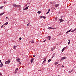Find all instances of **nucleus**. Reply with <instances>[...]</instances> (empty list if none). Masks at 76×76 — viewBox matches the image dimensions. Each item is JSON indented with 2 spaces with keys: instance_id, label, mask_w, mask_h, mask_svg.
I'll return each instance as SVG.
<instances>
[{
  "instance_id": "obj_14",
  "label": "nucleus",
  "mask_w": 76,
  "mask_h": 76,
  "mask_svg": "<svg viewBox=\"0 0 76 76\" xmlns=\"http://www.w3.org/2000/svg\"><path fill=\"white\" fill-rule=\"evenodd\" d=\"M50 8H49V9L48 10V12L46 13V15H47V14H48V13L50 12Z\"/></svg>"
},
{
  "instance_id": "obj_48",
  "label": "nucleus",
  "mask_w": 76,
  "mask_h": 76,
  "mask_svg": "<svg viewBox=\"0 0 76 76\" xmlns=\"http://www.w3.org/2000/svg\"><path fill=\"white\" fill-rule=\"evenodd\" d=\"M27 26H29V24H27Z\"/></svg>"
},
{
  "instance_id": "obj_22",
  "label": "nucleus",
  "mask_w": 76,
  "mask_h": 76,
  "mask_svg": "<svg viewBox=\"0 0 76 76\" xmlns=\"http://www.w3.org/2000/svg\"><path fill=\"white\" fill-rule=\"evenodd\" d=\"M43 60H44V61H45V62L46 61V58H44Z\"/></svg>"
},
{
  "instance_id": "obj_35",
  "label": "nucleus",
  "mask_w": 76,
  "mask_h": 76,
  "mask_svg": "<svg viewBox=\"0 0 76 76\" xmlns=\"http://www.w3.org/2000/svg\"><path fill=\"white\" fill-rule=\"evenodd\" d=\"M45 62V61H43V62L42 63V64H44Z\"/></svg>"
},
{
  "instance_id": "obj_19",
  "label": "nucleus",
  "mask_w": 76,
  "mask_h": 76,
  "mask_svg": "<svg viewBox=\"0 0 76 76\" xmlns=\"http://www.w3.org/2000/svg\"><path fill=\"white\" fill-rule=\"evenodd\" d=\"M65 50V48H63L62 50V52H63V51Z\"/></svg>"
},
{
  "instance_id": "obj_13",
  "label": "nucleus",
  "mask_w": 76,
  "mask_h": 76,
  "mask_svg": "<svg viewBox=\"0 0 76 76\" xmlns=\"http://www.w3.org/2000/svg\"><path fill=\"white\" fill-rule=\"evenodd\" d=\"M16 60L17 61H19L20 60V59L19 58H17L16 59Z\"/></svg>"
},
{
  "instance_id": "obj_32",
  "label": "nucleus",
  "mask_w": 76,
  "mask_h": 76,
  "mask_svg": "<svg viewBox=\"0 0 76 76\" xmlns=\"http://www.w3.org/2000/svg\"><path fill=\"white\" fill-rule=\"evenodd\" d=\"M19 39L20 40H21V39H22V38L21 37H20L19 38Z\"/></svg>"
},
{
  "instance_id": "obj_38",
  "label": "nucleus",
  "mask_w": 76,
  "mask_h": 76,
  "mask_svg": "<svg viewBox=\"0 0 76 76\" xmlns=\"http://www.w3.org/2000/svg\"><path fill=\"white\" fill-rule=\"evenodd\" d=\"M62 67H64V66L62 65L61 66Z\"/></svg>"
},
{
  "instance_id": "obj_5",
  "label": "nucleus",
  "mask_w": 76,
  "mask_h": 76,
  "mask_svg": "<svg viewBox=\"0 0 76 76\" xmlns=\"http://www.w3.org/2000/svg\"><path fill=\"white\" fill-rule=\"evenodd\" d=\"M58 6H59V4H55L54 6H55V7H57Z\"/></svg>"
},
{
  "instance_id": "obj_2",
  "label": "nucleus",
  "mask_w": 76,
  "mask_h": 76,
  "mask_svg": "<svg viewBox=\"0 0 76 76\" xmlns=\"http://www.w3.org/2000/svg\"><path fill=\"white\" fill-rule=\"evenodd\" d=\"M11 61H9V60L7 61L5 63V64H9V63H10V62Z\"/></svg>"
},
{
  "instance_id": "obj_43",
  "label": "nucleus",
  "mask_w": 76,
  "mask_h": 76,
  "mask_svg": "<svg viewBox=\"0 0 76 76\" xmlns=\"http://www.w3.org/2000/svg\"><path fill=\"white\" fill-rule=\"evenodd\" d=\"M0 63H1V60H0Z\"/></svg>"
},
{
  "instance_id": "obj_51",
  "label": "nucleus",
  "mask_w": 76,
  "mask_h": 76,
  "mask_svg": "<svg viewBox=\"0 0 76 76\" xmlns=\"http://www.w3.org/2000/svg\"><path fill=\"white\" fill-rule=\"evenodd\" d=\"M18 45H17V46H15V47H18Z\"/></svg>"
},
{
  "instance_id": "obj_41",
  "label": "nucleus",
  "mask_w": 76,
  "mask_h": 76,
  "mask_svg": "<svg viewBox=\"0 0 76 76\" xmlns=\"http://www.w3.org/2000/svg\"><path fill=\"white\" fill-rule=\"evenodd\" d=\"M1 72H0V76H1Z\"/></svg>"
},
{
  "instance_id": "obj_9",
  "label": "nucleus",
  "mask_w": 76,
  "mask_h": 76,
  "mask_svg": "<svg viewBox=\"0 0 76 76\" xmlns=\"http://www.w3.org/2000/svg\"><path fill=\"white\" fill-rule=\"evenodd\" d=\"M3 65L2 62H1V66H0V67H1Z\"/></svg>"
},
{
  "instance_id": "obj_23",
  "label": "nucleus",
  "mask_w": 76,
  "mask_h": 76,
  "mask_svg": "<svg viewBox=\"0 0 76 76\" xmlns=\"http://www.w3.org/2000/svg\"><path fill=\"white\" fill-rule=\"evenodd\" d=\"M34 41L33 40H32V41H31V43H34Z\"/></svg>"
},
{
  "instance_id": "obj_24",
  "label": "nucleus",
  "mask_w": 76,
  "mask_h": 76,
  "mask_svg": "<svg viewBox=\"0 0 76 76\" xmlns=\"http://www.w3.org/2000/svg\"><path fill=\"white\" fill-rule=\"evenodd\" d=\"M42 18L43 19H45V18H46L44 16H43Z\"/></svg>"
},
{
  "instance_id": "obj_37",
  "label": "nucleus",
  "mask_w": 76,
  "mask_h": 76,
  "mask_svg": "<svg viewBox=\"0 0 76 76\" xmlns=\"http://www.w3.org/2000/svg\"><path fill=\"white\" fill-rule=\"evenodd\" d=\"M68 41H69V42H70V40L69 39Z\"/></svg>"
},
{
  "instance_id": "obj_1",
  "label": "nucleus",
  "mask_w": 76,
  "mask_h": 76,
  "mask_svg": "<svg viewBox=\"0 0 76 76\" xmlns=\"http://www.w3.org/2000/svg\"><path fill=\"white\" fill-rule=\"evenodd\" d=\"M12 6L15 7H21V6L19 5L13 4Z\"/></svg>"
},
{
  "instance_id": "obj_15",
  "label": "nucleus",
  "mask_w": 76,
  "mask_h": 76,
  "mask_svg": "<svg viewBox=\"0 0 76 76\" xmlns=\"http://www.w3.org/2000/svg\"><path fill=\"white\" fill-rule=\"evenodd\" d=\"M8 23H9V22H7L4 24V25H7V24H8Z\"/></svg>"
},
{
  "instance_id": "obj_17",
  "label": "nucleus",
  "mask_w": 76,
  "mask_h": 76,
  "mask_svg": "<svg viewBox=\"0 0 76 76\" xmlns=\"http://www.w3.org/2000/svg\"><path fill=\"white\" fill-rule=\"evenodd\" d=\"M5 12H3L2 13H1V14H0V16H1V15H3V14H4Z\"/></svg>"
},
{
  "instance_id": "obj_33",
  "label": "nucleus",
  "mask_w": 76,
  "mask_h": 76,
  "mask_svg": "<svg viewBox=\"0 0 76 76\" xmlns=\"http://www.w3.org/2000/svg\"><path fill=\"white\" fill-rule=\"evenodd\" d=\"M54 56H55V53H54L53 56V57H54Z\"/></svg>"
},
{
  "instance_id": "obj_3",
  "label": "nucleus",
  "mask_w": 76,
  "mask_h": 76,
  "mask_svg": "<svg viewBox=\"0 0 76 76\" xmlns=\"http://www.w3.org/2000/svg\"><path fill=\"white\" fill-rule=\"evenodd\" d=\"M65 58H67V57H63L61 58V61H62V60H63L64 59H65Z\"/></svg>"
},
{
  "instance_id": "obj_25",
  "label": "nucleus",
  "mask_w": 76,
  "mask_h": 76,
  "mask_svg": "<svg viewBox=\"0 0 76 76\" xmlns=\"http://www.w3.org/2000/svg\"><path fill=\"white\" fill-rule=\"evenodd\" d=\"M75 31H76V30H75V29L73 30H72V31H71V32H75Z\"/></svg>"
},
{
  "instance_id": "obj_36",
  "label": "nucleus",
  "mask_w": 76,
  "mask_h": 76,
  "mask_svg": "<svg viewBox=\"0 0 76 76\" xmlns=\"http://www.w3.org/2000/svg\"><path fill=\"white\" fill-rule=\"evenodd\" d=\"M51 29H54V28L51 27Z\"/></svg>"
},
{
  "instance_id": "obj_20",
  "label": "nucleus",
  "mask_w": 76,
  "mask_h": 76,
  "mask_svg": "<svg viewBox=\"0 0 76 76\" xmlns=\"http://www.w3.org/2000/svg\"><path fill=\"white\" fill-rule=\"evenodd\" d=\"M51 61V59H49L48 61V62H50V61Z\"/></svg>"
},
{
  "instance_id": "obj_4",
  "label": "nucleus",
  "mask_w": 76,
  "mask_h": 76,
  "mask_svg": "<svg viewBox=\"0 0 76 76\" xmlns=\"http://www.w3.org/2000/svg\"><path fill=\"white\" fill-rule=\"evenodd\" d=\"M47 38H48V40L50 41V39H51V36H49Z\"/></svg>"
},
{
  "instance_id": "obj_21",
  "label": "nucleus",
  "mask_w": 76,
  "mask_h": 76,
  "mask_svg": "<svg viewBox=\"0 0 76 76\" xmlns=\"http://www.w3.org/2000/svg\"><path fill=\"white\" fill-rule=\"evenodd\" d=\"M41 11H39L37 13H39V14L40 13H41Z\"/></svg>"
},
{
  "instance_id": "obj_49",
  "label": "nucleus",
  "mask_w": 76,
  "mask_h": 76,
  "mask_svg": "<svg viewBox=\"0 0 76 76\" xmlns=\"http://www.w3.org/2000/svg\"><path fill=\"white\" fill-rule=\"evenodd\" d=\"M57 17L55 19H57Z\"/></svg>"
},
{
  "instance_id": "obj_46",
  "label": "nucleus",
  "mask_w": 76,
  "mask_h": 76,
  "mask_svg": "<svg viewBox=\"0 0 76 76\" xmlns=\"http://www.w3.org/2000/svg\"><path fill=\"white\" fill-rule=\"evenodd\" d=\"M50 4H52L53 3L52 2H50Z\"/></svg>"
},
{
  "instance_id": "obj_39",
  "label": "nucleus",
  "mask_w": 76,
  "mask_h": 76,
  "mask_svg": "<svg viewBox=\"0 0 76 76\" xmlns=\"http://www.w3.org/2000/svg\"><path fill=\"white\" fill-rule=\"evenodd\" d=\"M70 42H68V45H69V44H70Z\"/></svg>"
},
{
  "instance_id": "obj_8",
  "label": "nucleus",
  "mask_w": 76,
  "mask_h": 76,
  "mask_svg": "<svg viewBox=\"0 0 76 76\" xmlns=\"http://www.w3.org/2000/svg\"><path fill=\"white\" fill-rule=\"evenodd\" d=\"M59 21H60V22H63L64 20H63L62 18H61V19H59Z\"/></svg>"
},
{
  "instance_id": "obj_12",
  "label": "nucleus",
  "mask_w": 76,
  "mask_h": 76,
  "mask_svg": "<svg viewBox=\"0 0 76 76\" xmlns=\"http://www.w3.org/2000/svg\"><path fill=\"white\" fill-rule=\"evenodd\" d=\"M28 7H29V6L27 7H26L23 10H27L28 9Z\"/></svg>"
},
{
  "instance_id": "obj_18",
  "label": "nucleus",
  "mask_w": 76,
  "mask_h": 76,
  "mask_svg": "<svg viewBox=\"0 0 76 76\" xmlns=\"http://www.w3.org/2000/svg\"><path fill=\"white\" fill-rule=\"evenodd\" d=\"M73 71V70L72 69L71 71H69V73H70L72 72V71Z\"/></svg>"
},
{
  "instance_id": "obj_28",
  "label": "nucleus",
  "mask_w": 76,
  "mask_h": 76,
  "mask_svg": "<svg viewBox=\"0 0 76 76\" xmlns=\"http://www.w3.org/2000/svg\"><path fill=\"white\" fill-rule=\"evenodd\" d=\"M13 47L15 49H16V46H14Z\"/></svg>"
},
{
  "instance_id": "obj_45",
  "label": "nucleus",
  "mask_w": 76,
  "mask_h": 76,
  "mask_svg": "<svg viewBox=\"0 0 76 76\" xmlns=\"http://www.w3.org/2000/svg\"><path fill=\"white\" fill-rule=\"evenodd\" d=\"M33 57H35V55H34Z\"/></svg>"
},
{
  "instance_id": "obj_16",
  "label": "nucleus",
  "mask_w": 76,
  "mask_h": 76,
  "mask_svg": "<svg viewBox=\"0 0 76 76\" xmlns=\"http://www.w3.org/2000/svg\"><path fill=\"white\" fill-rule=\"evenodd\" d=\"M4 7V6H2L0 7V9H2Z\"/></svg>"
},
{
  "instance_id": "obj_52",
  "label": "nucleus",
  "mask_w": 76,
  "mask_h": 76,
  "mask_svg": "<svg viewBox=\"0 0 76 76\" xmlns=\"http://www.w3.org/2000/svg\"><path fill=\"white\" fill-rule=\"evenodd\" d=\"M0 24H1V23H0Z\"/></svg>"
},
{
  "instance_id": "obj_30",
  "label": "nucleus",
  "mask_w": 76,
  "mask_h": 76,
  "mask_svg": "<svg viewBox=\"0 0 76 76\" xmlns=\"http://www.w3.org/2000/svg\"><path fill=\"white\" fill-rule=\"evenodd\" d=\"M46 41V39L45 40L43 41V42H45V41Z\"/></svg>"
},
{
  "instance_id": "obj_7",
  "label": "nucleus",
  "mask_w": 76,
  "mask_h": 76,
  "mask_svg": "<svg viewBox=\"0 0 76 76\" xmlns=\"http://www.w3.org/2000/svg\"><path fill=\"white\" fill-rule=\"evenodd\" d=\"M54 49H55V48L54 47L53 48H51V51H53V50H54Z\"/></svg>"
},
{
  "instance_id": "obj_31",
  "label": "nucleus",
  "mask_w": 76,
  "mask_h": 76,
  "mask_svg": "<svg viewBox=\"0 0 76 76\" xmlns=\"http://www.w3.org/2000/svg\"><path fill=\"white\" fill-rule=\"evenodd\" d=\"M4 24L2 25L1 26V28H3V26H4Z\"/></svg>"
},
{
  "instance_id": "obj_44",
  "label": "nucleus",
  "mask_w": 76,
  "mask_h": 76,
  "mask_svg": "<svg viewBox=\"0 0 76 76\" xmlns=\"http://www.w3.org/2000/svg\"><path fill=\"white\" fill-rule=\"evenodd\" d=\"M31 42V41H30V42H29V44Z\"/></svg>"
},
{
  "instance_id": "obj_11",
  "label": "nucleus",
  "mask_w": 76,
  "mask_h": 76,
  "mask_svg": "<svg viewBox=\"0 0 76 76\" xmlns=\"http://www.w3.org/2000/svg\"><path fill=\"white\" fill-rule=\"evenodd\" d=\"M18 68H17L15 70V73H16V72H17V71H18Z\"/></svg>"
},
{
  "instance_id": "obj_40",
  "label": "nucleus",
  "mask_w": 76,
  "mask_h": 76,
  "mask_svg": "<svg viewBox=\"0 0 76 76\" xmlns=\"http://www.w3.org/2000/svg\"><path fill=\"white\" fill-rule=\"evenodd\" d=\"M40 17L41 18H42V16H40Z\"/></svg>"
},
{
  "instance_id": "obj_26",
  "label": "nucleus",
  "mask_w": 76,
  "mask_h": 76,
  "mask_svg": "<svg viewBox=\"0 0 76 76\" xmlns=\"http://www.w3.org/2000/svg\"><path fill=\"white\" fill-rule=\"evenodd\" d=\"M58 64V62H56L55 63V64Z\"/></svg>"
},
{
  "instance_id": "obj_29",
  "label": "nucleus",
  "mask_w": 76,
  "mask_h": 76,
  "mask_svg": "<svg viewBox=\"0 0 76 76\" xmlns=\"http://www.w3.org/2000/svg\"><path fill=\"white\" fill-rule=\"evenodd\" d=\"M8 19H9V18H8V17L6 18V20Z\"/></svg>"
},
{
  "instance_id": "obj_47",
  "label": "nucleus",
  "mask_w": 76,
  "mask_h": 76,
  "mask_svg": "<svg viewBox=\"0 0 76 76\" xmlns=\"http://www.w3.org/2000/svg\"><path fill=\"white\" fill-rule=\"evenodd\" d=\"M57 76H60V75H58Z\"/></svg>"
},
{
  "instance_id": "obj_50",
  "label": "nucleus",
  "mask_w": 76,
  "mask_h": 76,
  "mask_svg": "<svg viewBox=\"0 0 76 76\" xmlns=\"http://www.w3.org/2000/svg\"><path fill=\"white\" fill-rule=\"evenodd\" d=\"M3 26H5V25H4Z\"/></svg>"
},
{
  "instance_id": "obj_6",
  "label": "nucleus",
  "mask_w": 76,
  "mask_h": 76,
  "mask_svg": "<svg viewBox=\"0 0 76 76\" xmlns=\"http://www.w3.org/2000/svg\"><path fill=\"white\" fill-rule=\"evenodd\" d=\"M34 58H32L31 59V63H34Z\"/></svg>"
},
{
  "instance_id": "obj_27",
  "label": "nucleus",
  "mask_w": 76,
  "mask_h": 76,
  "mask_svg": "<svg viewBox=\"0 0 76 76\" xmlns=\"http://www.w3.org/2000/svg\"><path fill=\"white\" fill-rule=\"evenodd\" d=\"M51 27H49L48 28V29H51Z\"/></svg>"
},
{
  "instance_id": "obj_34",
  "label": "nucleus",
  "mask_w": 76,
  "mask_h": 76,
  "mask_svg": "<svg viewBox=\"0 0 76 76\" xmlns=\"http://www.w3.org/2000/svg\"><path fill=\"white\" fill-rule=\"evenodd\" d=\"M18 62L19 64H21V62H20V61H18Z\"/></svg>"
},
{
  "instance_id": "obj_42",
  "label": "nucleus",
  "mask_w": 76,
  "mask_h": 76,
  "mask_svg": "<svg viewBox=\"0 0 76 76\" xmlns=\"http://www.w3.org/2000/svg\"><path fill=\"white\" fill-rule=\"evenodd\" d=\"M53 57H54V56H52V57H51V58H53Z\"/></svg>"
},
{
  "instance_id": "obj_10",
  "label": "nucleus",
  "mask_w": 76,
  "mask_h": 76,
  "mask_svg": "<svg viewBox=\"0 0 76 76\" xmlns=\"http://www.w3.org/2000/svg\"><path fill=\"white\" fill-rule=\"evenodd\" d=\"M71 31H72V29H71L69 30L68 31L66 32V34H67V33H68V32H70Z\"/></svg>"
}]
</instances>
